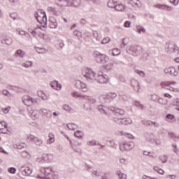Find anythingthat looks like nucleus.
Wrapping results in <instances>:
<instances>
[{
  "instance_id": "10",
  "label": "nucleus",
  "mask_w": 179,
  "mask_h": 179,
  "mask_svg": "<svg viewBox=\"0 0 179 179\" xmlns=\"http://www.w3.org/2000/svg\"><path fill=\"white\" fill-rule=\"evenodd\" d=\"M164 72L166 75H171V76H177V75H178V71H177L174 66L165 68Z\"/></svg>"
},
{
  "instance_id": "2",
  "label": "nucleus",
  "mask_w": 179,
  "mask_h": 179,
  "mask_svg": "<svg viewBox=\"0 0 179 179\" xmlns=\"http://www.w3.org/2000/svg\"><path fill=\"white\" fill-rule=\"evenodd\" d=\"M117 96V93L115 92H108L106 94H101L99 97V100L101 104H108V103H111Z\"/></svg>"
},
{
  "instance_id": "48",
  "label": "nucleus",
  "mask_w": 179,
  "mask_h": 179,
  "mask_svg": "<svg viewBox=\"0 0 179 179\" xmlns=\"http://www.w3.org/2000/svg\"><path fill=\"white\" fill-rule=\"evenodd\" d=\"M115 3H117L114 2V0H109L107 5H108V8H115V5H116Z\"/></svg>"
},
{
  "instance_id": "33",
  "label": "nucleus",
  "mask_w": 179,
  "mask_h": 179,
  "mask_svg": "<svg viewBox=\"0 0 179 179\" xmlns=\"http://www.w3.org/2000/svg\"><path fill=\"white\" fill-rule=\"evenodd\" d=\"M72 97H74L75 99H85V96L80 94V93L78 92H73L71 93Z\"/></svg>"
},
{
  "instance_id": "30",
  "label": "nucleus",
  "mask_w": 179,
  "mask_h": 179,
  "mask_svg": "<svg viewBox=\"0 0 179 179\" xmlns=\"http://www.w3.org/2000/svg\"><path fill=\"white\" fill-rule=\"evenodd\" d=\"M84 99L87 100V101L90 103V104H96V99L92 98V96H84Z\"/></svg>"
},
{
  "instance_id": "19",
  "label": "nucleus",
  "mask_w": 179,
  "mask_h": 179,
  "mask_svg": "<svg viewBox=\"0 0 179 179\" xmlns=\"http://www.w3.org/2000/svg\"><path fill=\"white\" fill-rule=\"evenodd\" d=\"M8 132H9V130L8 129V124H6V122H0V134H8Z\"/></svg>"
},
{
  "instance_id": "23",
  "label": "nucleus",
  "mask_w": 179,
  "mask_h": 179,
  "mask_svg": "<svg viewBox=\"0 0 179 179\" xmlns=\"http://www.w3.org/2000/svg\"><path fill=\"white\" fill-rule=\"evenodd\" d=\"M50 86L52 89H55V90H61L62 88V85H61L57 80L51 82Z\"/></svg>"
},
{
  "instance_id": "45",
  "label": "nucleus",
  "mask_w": 179,
  "mask_h": 179,
  "mask_svg": "<svg viewBox=\"0 0 179 179\" xmlns=\"http://www.w3.org/2000/svg\"><path fill=\"white\" fill-rule=\"evenodd\" d=\"M157 103L162 104V106H166L167 104V99L163 98H159Z\"/></svg>"
},
{
  "instance_id": "52",
  "label": "nucleus",
  "mask_w": 179,
  "mask_h": 179,
  "mask_svg": "<svg viewBox=\"0 0 179 179\" xmlns=\"http://www.w3.org/2000/svg\"><path fill=\"white\" fill-rule=\"evenodd\" d=\"M62 108L63 110H65V111H67V113H71V111H72V108L66 104L63 105Z\"/></svg>"
},
{
  "instance_id": "24",
  "label": "nucleus",
  "mask_w": 179,
  "mask_h": 179,
  "mask_svg": "<svg viewBox=\"0 0 179 179\" xmlns=\"http://www.w3.org/2000/svg\"><path fill=\"white\" fill-rule=\"evenodd\" d=\"M50 29H57L58 27V22H57V20L55 17H51L50 18Z\"/></svg>"
},
{
  "instance_id": "3",
  "label": "nucleus",
  "mask_w": 179,
  "mask_h": 179,
  "mask_svg": "<svg viewBox=\"0 0 179 179\" xmlns=\"http://www.w3.org/2000/svg\"><path fill=\"white\" fill-rule=\"evenodd\" d=\"M165 51L171 55H178L179 47L174 43H166L165 45Z\"/></svg>"
},
{
  "instance_id": "46",
  "label": "nucleus",
  "mask_w": 179,
  "mask_h": 179,
  "mask_svg": "<svg viewBox=\"0 0 179 179\" xmlns=\"http://www.w3.org/2000/svg\"><path fill=\"white\" fill-rule=\"evenodd\" d=\"M159 159L161 160L162 163H167L169 157H167V155H161L159 157Z\"/></svg>"
},
{
  "instance_id": "20",
  "label": "nucleus",
  "mask_w": 179,
  "mask_h": 179,
  "mask_svg": "<svg viewBox=\"0 0 179 179\" xmlns=\"http://www.w3.org/2000/svg\"><path fill=\"white\" fill-rule=\"evenodd\" d=\"M20 171L22 174H23V176H30L33 170H31V169H30V167L29 166H26V167L22 166L20 169Z\"/></svg>"
},
{
  "instance_id": "40",
  "label": "nucleus",
  "mask_w": 179,
  "mask_h": 179,
  "mask_svg": "<svg viewBox=\"0 0 179 179\" xmlns=\"http://www.w3.org/2000/svg\"><path fill=\"white\" fill-rule=\"evenodd\" d=\"M74 136H76V138H78V139H82V137L83 136V132L80 131H76V132H74Z\"/></svg>"
},
{
  "instance_id": "6",
  "label": "nucleus",
  "mask_w": 179,
  "mask_h": 179,
  "mask_svg": "<svg viewBox=\"0 0 179 179\" xmlns=\"http://www.w3.org/2000/svg\"><path fill=\"white\" fill-rule=\"evenodd\" d=\"M94 58L96 62L99 64H106V62H108L109 57L106 55L101 54L99 52L94 53Z\"/></svg>"
},
{
  "instance_id": "7",
  "label": "nucleus",
  "mask_w": 179,
  "mask_h": 179,
  "mask_svg": "<svg viewBox=\"0 0 179 179\" xmlns=\"http://www.w3.org/2000/svg\"><path fill=\"white\" fill-rule=\"evenodd\" d=\"M51 155L43 154L41 157L36 158V163H39L40 164H44L45 163H51Z\"/></svg>"
},
{
  "instance_id": "32",
  "label": "nucleus",
  "mask_w": 179,
  "mask_h": 179,
  "mask_svg": "<svg viewBox=\"0 0 179 179\" xmlns=\"http://www.w3.org/2000/svg\"><path fill=\"white\" fill-rule=\"evenodd\" d=\"M66 126L70 131H75V129H78V125L75 123H69Z\"/></svg>"
},
{
  "instance_id": "12",
  "label": "nucleus",
  "mask_w": 179,
  "mask_h": 179,
  "mask_svg": "<svg viewBox=\"0 0 179 179\" xmlns=\"http://www.w3.org/2000/svg\"><path fill=\"white\" fill-rule=\"evenodd\" d=\"M131 86L134 92H136L137 93L139 92V90H141V85L139 84V81H138V80L131 79Z\"/></svg>"
},
{
  "instance_id": "64",
  "label": "nucleus",
  "mask_w": 179,
  "mask_h": 179,
  "mask_svg": "<svg viewBox=\"0 0 179 179\" xmlns=\"http://www.w3.org/2000/svg\"><path fill=\"white\" fill-rule=\"evenodd\" d=\"M172 105L179 107V99H175L172 102Z\"/></svg>"
},
{
  "instance_id": "14",
  "label": "nucleus",
  "mask_w": 179,
  "mask_h": 179,
  "mask_svg": "<svg viewBox=\"0 0 179 179\" xmlns=\"http://www.w3.org/2000/svg\"><path fill=\"white\" fill-rule=\"evenodd\" d=\"M155 7L161 9L162 10H167L168 12H171V10H173V7L166 4H156Z\"/></svg>"
},
{
  "instance_id": "36",
  "label": "nucleus",
  "mask_w": 179,
  "mask_h": 179,
  "mask_svg": "<svg viewBox=\"0 0 179 179\" xmlns=\"http://www.w3.org/2000/svg\"><path fill=\"white\" fill-rule=\"evenodd\" d=\"M115 114L116 115H124L125 114V110H124V109L116 108Z\"/></svg>"
},
{
  "instance_id": "1",
  "label": "nucleus",
  "mask_w": 179,
  "mask_h": 179,
  "mask_svg": "<svg viewBox=\"0 0 179 179\" xmlns=\"http://www.w3.org/2000/svg\"><path fill=\"white\" fill-rule=\"evenodd\" d=\"M83 75L87 79V80H88V82L96 80V82L101 83V85H106L110 80L108 76H107V74L104 73L103 71H99L97 73H96L94 71H93V70L89 68L83 69Z\"/></svg>"
},
{
  "instance_id": "54",
  "label": "nucleus",
  "mask_w": 179,
  "mask_h": 179,
  "mask_svg": "<svg viewBox=\"0 0 179 179\" xmlns=\"http://www.w3.org/2000/svg\"><path fill=\"white\" fill-rule=\"evenodd\" d=\"M48 12H52V13L55 14V15H58V12L55 10V7H48Z\"/></svg>"
},
{
  "instance_id": "50",
  "label": "nucleus",
  "mask_w": 179,
  "mask_h": 179,
  "mask_svg": "<svg viewBox=\"0 0 179 179\" xmlns=\"http://www.w3.org/2000/svg\"><path fill=\"white\" fill-rule=\"evenodd\" d=\"M36 138H37V137L35 136L34 135L31 134V135L27 136L28 141H29V142H34V143L36 141Z\"/></svg>"
},
{
  "instance_id": "29",
  "label": "nucleus",
  "mask_w": 179,
  "mask_h": 179,
  "mask_svg": "<svg viewBox=\"0 0 179 179\" xmlns=\"http://www.w3.org/2000/svg\"><path fill=\"white\" fill-rule=\"evenodd\" d=\"M115 9L118 12H122L125 10V6H124L122 3L116 4L115 6Z\"/></svg>"
},
{
  "instance_id": "35",
  "label": "nucleus",
  "mask_w": 179,
  "mask_h": 179,
  "mask_svg": "<svg viewBox=\"0 0 179 179\" xmlns=\"http://www.w3.org/2000/svg\"><path fill=\"white\" fill-rule=\"evenodd\" d=\"M136 29V31H137L138 34H141V33H146V29L141 25H137Z\"/></svg>"
},
{
  "instance_id": "31",
  "label": "nucleus",
  "mask_w": 179,
  "mask_h": 179,
  "mask_svg": "<svg viewBox=\"0 0 179 179\" xmlns=\"http://www.w3.org/2000/svg\"><path fill=\"white\" fill-rule=\"evenodd\" d=\"M37 96H38V97H41V99H42V100H48V96L47 95H45V94H44V92H43V91H38L37 92Z\"/></svg>"
},
{
  "instance_id": "43",
  "label": "nucleus",
  "mask_w": 179,
  "mask_h": 179,
  "mask_svg": "<svg viewBox=\"0 0 179 179\" xmlns=\"http://www.w3.org/2000/svg\"><path fill=\"white\" fill-rule=\"evenodd\" d=\"M74 36L78 38V40H81L82 38V32L79 31L78 30H75L73 31Z\"/></svg>"
},
{
  "instance_id": "11",
  "label": "nucleus",
  "mask_w": 179,
  "mask_h": 179,
  "mask_svg": "<svg viewBox=\"0 0 179 179\" xmlns=\"http://www.w3.org/2000/svg\"><path fill=\"white\" fill-rule=\"evenodd\" d=\"M115 122H117V124H122V125H129L132 122V119L129 117L124 118H117L115 117L114 119Z\"/></svg>"
},
{
  "instance_id": "62",
  "label": "nucleus",
  "mask_w": 179,
  "mask_h": 179,
  "mask_svg": "<svg viewBox=\"0 0 179 179\" xmlns=\"http://www.w3.org/2000/svg\"><path fill=\"white\" fill-rule=\"evenodd\" d=\"M166 117L168 120V122H171L173 121V119L174 118V116L171 114L166 115Z\"/></svg>"
},
{
  "instance_id": "16",
  "label": "nucleus",
  "mask_w": 179,
  "mask_h": 179,
  "mask_svg": "<svg viewBox=\"0 0 179 179\" xmlns=\"http://www.w3.org/2000/svg\"><path fill=\"white\" fill-rule=\"evenodd\" d=\"M29 115L33 120H37V118L40 117V114L38 113V110L37 109H31L29 110Z\"/></svg>"
},
{
  "instance_id": "21",
  "label": "nucleus",
  "mask_w": 179,
  "mask_h": 179,
  "mask_svg": "<svg viewBox=\"0 0 179 179\" xmlns=\"http://www.w3.org/2000/svg\"><path fill=\"white\" fill-rule=\"evenodd\" d=\"M55 3L57 6H60L61 8L69 6V0H57Z\"/></svg>"
},
{
  "instance_id": "5",
  "label": "nucleus",
  "mask_w": 179,
  "mask_h": 179,
  "mask_svg": "<svg viewBox=\"0 0 179 179\" xmlns=\"http://www.w3.org/2000/svg\"><path fill=\"white\" fill-rule=\"evenodd\" d=\"M177 83L175 81H164L160 83L162 89H166L171 92H177Z\"/></svg>"
},
{
  "instance_id": "9",
  "label": "nucleus",
  "mask_w": 179,
  "mask_h": 179,
  "mask_svg": "<svg viewBox=\"0 0 179 179\" xmlns=\"http://www.w3.org/2000/svg\"><path fill=\"white\" fill-rule=\"evenodd\" d=\"M74 85L76 89H80V90H82V92H87V90H89V88H87V85L85 83L79 80H76Z\"/></svg>"
},
{
  "instance_id": "17",
  "label": "nucleus",
  "mask_w": 179,
  "mask_h": 179,
  "mask_svg": "<svg viewBox=\"0 0 179 179\" xmlns=\"http://www.w3.org/2000/svg\"><path fill=\"white\" fill-rule=\"evenodd\" d=\"M39 113H41L42 115H44V117H46V118H51V117H52V113H51V110L48 109L41 108L40 109Z\"/></svg>"
},
{
  "instance_id": "38",
  "label": "nucleus",
  "mask_w": 179,
  "mask_h": 179,
  "mask_svg": "<svg viewBox=\"0 0 179 179\" xmlns=\"http://www.w3.org/2000/svg\"><path fill=\"white\" fill-rule=\"evenodd\" d=\"M134 72L135 73H137V75L140 76L141 78H145V76H146V74L143 71L136 69Z\"/></svg>"
},
{
  "instance_id": "60",
  "label": "nucleus",
  "mask_w": 179,
  "mask_h": 179,
  "mask_svg": "<svg viewBox=\"0 0 179 179\" xmlns=\"http://www.w3.org/2000/svg\"><path fill=\"white\" fill-rule=\"evenodd\" d=\"M121 135H124V136H127L129 139H134V136L130 134L124 133L122 131H120Z\"/></svg>"
},
{
  "instance_id": "34",
  "label": "nucleus",
  "mask_w": 179,
  "mask_h": 179,
  "mask_svg": "<svg viewBox=\"0 0 179 179\" xmlns=\"http://www.w3.org/2000/svg\"><path fill=\"white\" fill-rule=\"evenodd\" d=\"M97 109L101 114H105V115H107V111H106V106L103 105H99L97 107Z\"/></svg>"
},
{
  "instance_id": "47",
  "label": "nucleus",
  "mask_w": 179,
  "mask_h": 179,
  "mask_svg": "<svg viewBox=\"0 0 179 179\" xmlns=\"http://www.w3.org/2000/svg\"><path fill=\"white\" fill-rule=\"evenodd\" d=\"M134 106H135L136 107H138V108H140V110H143L144 108L143 105H142V103H141V102L139 101H134Z\"/></svg>"
},
{
  "instance_id": "49",
  "label": "nucleus",
  "mask_w": 179,
  "mask_h": 179,
  "mask_svg": "<svg viewBox=\"0 0 179 179\" xmlns=\"http://www.w3.org/2000/svg\"><path fill=\"white\" fill-rule=\"evenodd\" d=\"M21 156L25 159H29V157H30V153H29L27 151H22L21 152Z\"/></svg>"
},
{
  "instance_id": "4",
  "label": "nucleus",
  "mask_w": 179,
  "mask_h": 179,
  "mask_svg": "<svg viewBox=\"0 0 179 179\" xmlns=\"http://www.w3.org/2000/svg\"><path fill=\"white\" fill-rule=\"evenodd\" d=\"M34 16L41 24H47V15L43 10H38L34 13Z\"/></svg>"
},
{
  "instance_id": "25",
  "label": "nucleus",
  "mask_w": 179,
  "mask_h": 179,
  "mask_svg": "<svg viewBox=\"0 0 179 179\" xmlns=\"http://www.w3.org/2000/svg\"><path fill=\"white\" fill-rule=\"evenodd\" d=\"M69 6L71 8H78L80 5V0H69Z\"/></svg>"
},
{
  "instance_id": "51",
  "label": "nucleus",
  "mask_w": 179,
  "mask_h": 179,
  "mask_svg": "<svg viewBox=\"0 0 179 179\" xmlns=\"http://www.w3.org/2000/svg\"><path fill=\"white\" fill-rule=\"evenodd\" d=\"M36 146H41V145H43V140L38 138V137H36V139L35 140L34 143Z\"/></svg>"
},
{
  "instance_id": "61",
  "label": "nucleus",
  "mask_w": 179,
  "mask_h": 179,
  "mask_svg": "<svg viewBox=\"0 0 179 179\" xmlns=\"http://www.w3.org/2000/svg\"><path fill=\"white\" fill-rule=\"evenodd\" d=\"M31 104H38V99L31 96Z\"/></svg>"
},
{
  "instance_id": "53",
  "label": "nucleus",
  "mask_w": 179,
  "mask_h": 179,
  "mask_svg": "<svg viewBox=\"0 0 179 179\" xmlns=\"http://www.w3.org/2000/svg\"><path fill=\"white\" fill-rule=\"evenodd\" d=\"M141 123L143 125H145L146 127H151L152 121L150 120H142Z\"/></svg>"
},
{
  "instance_id": "18",
  "label": "nucleus",
  "mask_w": 179,
  "mask_h": 179,
  "mask_svg": "<svg viewBox=\"0 0 179 179\" xmlns=\"http://www.w3.org/2000/svg\"><path fill=\"white\" fill-rule=\"evenodd\" d=\"M40 172L42 173V174H44V176H50V174L54 173V171H52V168L51 167H41Z\"/></svg>"
},
{
  "instance_id": "28",
  "label": "nucleus",
  "mask_w": 179,
  "mask_h": 179,
  "mask_svg": "<svg viewBox=\"0 0 179 179\" xmlns=\"http://www.w3.org/2000/svg\"><path fill=\"white\" fill-rule=\"evenodd\" d=\"M128 3L131 5V6H134L135 8H139V3L141 1L139 0H128Z\"/></svg>"
},
{
  "instance_id": "59",
  "label": "nucleus",
  "mask_w": 179,
  "mask_h": 179,
  "mask_svg": "<svg viewBox=\"0 0 179 179\" xmlns=\"http://www.w3.org/2000/svg\"><path fill=\"white\" fill-rule=\"evenodd\" d=\"M172 148H173V151L176 155H178V147L177 146L176 143H172Z\"/></svg>"
},
{
  "instance_id": "58",
  "label": "nucleus",
  "mask_w": 179,
  "mask_h": 179,
  "mask_svg": "<svg viewBox=\"0 0 179 179\" xmlns=\"http://www.w3.org/2000/svg\"><path fill=\"white\" fill-rule=\"evenodd\" d=\"M121 54V50L118 48H115L113 50V55L117 56Z\"/></svg>"
},
{
  "instance_id": "15",
  "label": "nucleus",
  "mask_w": 179,
  "mask_h": 179,
  "mask_svg": "<svg viewBox=\"0 0 179 179\" xmlns=\"http://www.w3.org/2000/svg\"><path fill=\"white\" fill-rule=\"evenodd\" d=\"M145 141L150 143L151 145L155 144V134L152 133H148L145 136Z\"/></svg>"
},
{
  "instance_id": "41",
  "label": "nucleus",
  "mask_w": 179,
  "mask_h": 179,
  "mask_svg": "<svg viewBox=\"0 0 179 179\" xmlns=\"http://www.w3.org/2000/svg\"><path fill=\"white\" fill-rule=\"evenodd\" d=\"M116 176H118L120 179H127V175L124 173H122L120 171H117L116 172Z\"/></svg>"
},
{
  "instance_id": "44",
  "label": "nucleus",
  "mask_w": 179,
  "mask_h": 179,
  "mask_svg": "<svg viewBox=\"0 0 179 179\" xmlns=\"http://www.w3.org/2000/svg\"><path fill=\"white\" fill-rule=\"evenodd\" d=\"M14 148L15 149H24V143H17L15 145H14Z\"/></svg>"
},
{
  "instance_id": "37",
  "label": "nucleus",
  "mask_w": 179,
  "mask_h": 179,
  "mask_svg": "<svg viewBox=\"0 0 179 179\" xmlns=\"http://www.w3.org/2000/svg\"><path fill=\"white\" fill-rule=\"evenodd\" d=\"M22 66L24 68H30V66H33V62L27 61L22 64Z\"/></svg>"
},
{
  "instance_id": "13",
  "label": "nucleus",
  "mask_w": 179,
  "mask_h": 179,
  "mask_svg": "<svg viewBox=\"0 0 179 179\" xmlns=\"http://www.w3.org/2000/svg\"><path fill=\"white\" fill-rule=\"evenodd\" d=\"M141 48L140 46L131 45L127 49V54H132V55H135L138 52V50Z\"/></svg>"
},
{
  "instance_id": "55",
  "label": "nucleus",
  "mask_w": 179,
  "mask_h": 179,
  "mask_svg": "<svg viewBox=\"0 0 179 179\" xmlns=\"http://www.w3.org/2000/svg\"><path fill=\"white\" fill-rule=\"evenodd\" d=\"M150 100H152V101L157 102L159 101V96L156 94H152L150 96Z\"/></svg>"
},
{
  "instance_id": "26",
  "label": "nucleus",
  "mask_w": 179,
  "mask_h": 179,
  "mask_svg": "<svg viewBox=\"0 0 179 179\" xmlns=\"http://www.w3.org/2000/svg\"><path fill=\"white\" fill-rule=\"evenodd\" d=\"M49 139L47 141V143L49 145H51V143H54L55 142V135H54V133L50 132L48 134Z\"/></svg>"
},
{
  "instance_id": "63",
  "label": "nucleus",
  "mask_w": 179,
  "mask_h": 179,
  "mask_svg": "<svg viewBox=\"0 0 179 179\" xmlns=\"http://www.w3.org/2000/svg\"><path fill=\"white\" fill-rule=\"evenodd\" d=\"M108 43H110L109 37L103 38V40L101 41V44H108Z\"/></svg>"
},
{
  "instance_id": "22",
  "label": "nucleus",
  "mask_w": 179,
  "mask_h": 179,
  "mask_svg": "<svg viewBox=\"0 0 179 179\" xmlns=\"http://www.w3.org/2000/svg\"><path fill=\"white\" fill-rule=\"evenodd\" d=\"M31 97L29 95H24L22 97V101L24 106H27L28 107L31 106Z\"/></svg>"
},
{
  "instance_id": "57",
  "label": "nucleus",
  "mask_w": 179,
  "mask_h": 179,
  "mask_svg": "<svg viewBox=\"0 0 179 179\" xmlns=\"http://www.w3.org/2000/svg\"><path fill=\"white\" fill-rule=\"evenodd\" d=\"M87 144L89 145V146H94L96 145H100V143H97V142L94 140L87 141Z\"/></svg>"
},
{
  "instance_id": "27",
  "label": "nucleus",
  "mask_w": 179,
  "mask_h": 179,
  "mask_svg": "<svg viewBox=\"0 0 179 179\" xmlns=\"http://www.w3.org/2000/svg\"><path fill=\"white\" fill-rule=\"evenodd\" d=\"M1 44H6L7 45H10V44H12V38L6 36L4 39L1 40Z\"/></svg>"
},
{
  "instance_id": "56",
  "label": "nucleus",
  "mask_w": 179,
  "mask_h": 179,
  "mask_svg": "<svg viewBox=\"0 0 179 179\" xmlns=\"http://www.w3.org/2000/svg\"><path fill=\"white\" fill-rule=\"evenodd\" d=\"M154 170L155 171H157V173H158L159 174H164V171H163V169H159L158 166H155Z\"/></svg>"
},
{
  "instance_id": "39",
  "label": "nucleus",
  "mask_w": 179,
  "mask_h": 179,
  "mask_svg": "<svg viewBox=\"0 0 179 179\" xmlns=\"http://www.w3.org/2000/svg\"><path fill=\"white\" fill-rule=\"evenodd\" d=\"M37 30H38V28H35L34 30H33L31 28L28 29V31L31 33L33 37H36V36H37Z\"/></svg>"
},
{
  "instance_id": "42",
  "label": "nucleus",
  "mask_w": 179,
  "mask_h": 179,
  "mask_svg": "<svg viewBox=\"0 0 179 179\" xmlns=\"http://www.w3.org/2000/svg\"><path fill=\"white\" fill-rule=\"evenodd\" d=\"M16 54L17 57H20V58H23L24 55H26V53L24 52V51L22 50H17Z\"/></svg>"
},
{
  "instance_id": "8",
  "label": "nucleus",
  "mask_w": 179,
  "mask_h": 179,
  "mask_svg": "<svg viewBox=\"0 0 179 179\" xmlns=\"http://www.w3.org/2000/svg\"><path fill=\"white\" fill-rule=\"evenodd\" d=\"M135 146V144L134 142H127V143H121L120 144V149L122 150V152H124L125 150H131V149H134V147Z\"/></svg>"
}]
</instances>
